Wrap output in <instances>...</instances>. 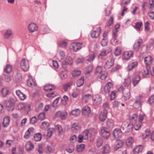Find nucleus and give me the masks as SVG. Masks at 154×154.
Listing matches in <instances>:
<instances>
[{
    "label": "nucleus",
    "instance_id": "f257e3e1",
    "mask_svg": "<svg viewBox=\"0 0 154 154\" xmlns=\"http://www.w3.org/2000/svg\"><path fill=\"white\" fill-rule=\"evenodd\" d=\"M14 99L12 98H10L5 102L4 105L8 110L12 111L14 108Z\"/></svg>",
    "mask_w": 154,
    "mask_h": 154
},
{
    "label": "nucleus",
    "instance_id": "f03ea898",
    "mask_svg": "<svg viewBox=\"0 0 154 154\" xmlns=\"http://www.w3.org/2000/svg\"><path fill=\"white\" fill-rule=\"evenodd\" d=\"M133 127L132 124L126 122L123 123L121 125V129L125 133H128L132 131Z\"/></svg>",
    "mask_w": 154,
    "mask_h": 154
},
{
    "label": "nucleus",
    "instance_id": "7ed1b4c3",
    "mask_svg": "<svg viewBox=\"0 0 154 154\" xmlns=\"http://www.w3.org/2000/svg\"><path fill=\"white\" fill-rule=\"evenodd\" d=\"M101 32V29L100 27L97 28H94L91 32V37L92 38H97Z\"/></svg>",
    "mask_w": 154,
    "mask_h": 154
},
{
    "label": "nucleus",
    "instance_id": "20e7f679",
    "mask_svg": "<svg viewBox=\"0 0 154 154\" xmlns=\"http://www.w3.org/2000/svg\"><path fill=\"white\" fill-rule=\"evenodd\" d=\"M20 66L21 69L24 71H27L29 68L28 61L25 59L21 60L20 63Z\"/></svg>",
    "mask_w": 154,
    "mask_h": 154
},
{
    "label": "nucleus",
    "instance_id": "39448f33",
    "mask_svg": "<svg viewBox=\"0 0 154 154\" xmlns=\"http://www.w3.org/2000/svg\"><path fill=\"white\" fill-rule=\"evenodd\" d=\"M100 133L102 136L106 139H108L110 136V133L107 129L104 127L101 128Z\"/></svg>",
    "mask_w": 154,
    "mask_h": 154
},
{
    "label": "nucleus",
    "instance_id": "423d86ee",
    "mask_svg": "<svg viewBox=\"0 0 154 154\" xmlns=\"http://www.w3.org/2000/svg\"><path fill=\"white\" fill-rule=\"evenodd\" d=\"M82 43H74L70 45V48L74 51L76 52L82 48Z\"/></svg>",
    "mask_w": 154,
    "mask_h": 154
},
{
    "label": "nucleus",
    "instance_id": "0eeeda50",
    "mask_svg": "<svg viewBox=\"0 0 154 154\" xmlns=\"http://www.w3.org/2000/svg\"><path fill=\"white\" fill-rule=\"evenodd\" d=\"M92 100L93 104L97 106L101 102V97L99 95H96L93 97Z\"/></svg>",
    "mask_w": 154,
    "mask_h": 154
},
{
    "label": "nucleus",
    "instance_id": "6e6552de",
    "mask_svg": "<svg viewBox=\"0 0 154 154\" xmlns=\"http://www.w3.org/2000/svg\"><path fill=\"white\" fill-rule=\"evenodd\" d=\"M28 29L30 32L32 33L37 30L38 27L35 23L32 22L29 25Z\"/></svg>",
    "mask_w": 154,
    "mask_h": 154
},
{
    "label": "nucleus",
    "instance_id": "1a4fd4ad",
    "mask_svg": "<svg viewBox=\"0 0 154 154\" xmlns=\"http://www.w3.org/2000/svg\"><path fill=\"white\" fill-rule=\"evenodd\" d=\"M142 100V98L140 96H138L136 98L135 102L134 104V105L136 109H138L141 106Z\"/></svg>",
    "mask_w": 154,
    "mask_h": 154
},
{
    "label": "nucleus",
    "instance_id": "9d476101",
    "mask_svg": "<svg viewBox=\"0 0 154 154\" xmlns=\"http://www.w3.org/2000/svg\"><path fill=\"white\" fill-rule=\"evenodd\" d=\"M114 61V59L112 58H110L108 60L104 65L105 69H108L110 68L113 65Z\"/></svg>",
    "mask_w": 154,
    "mask_h": 154
},
{
    "label": "nucleus",
    "instance_id": "9b49d317",
    "mask_svg": "<svg viewBox=\"0 0 154 154\" xmlns=\"http://www.w3.org/2000/svg\"><path fill=\"white\" fill-rule=\"evenodd\" d=\"M142 43L143 42L142 39H139L137 40L133 45V48L134 50L136 51H138Z\"/></svg>",
    "mask_w": 154,
    "mask_h": 154
},
{
    "label": "nucleus",
    "instance_id": "f8f14e48",
    "mask_svg": "<svg viewBox=\"0 0 154 154\" xmlns=\"http://www.w3.org/2000/svg\"><path fill=\"white\" fill-rule=\"evenodd\" d=\"M56 116L57 117L60 118L62 120H64L66 118L67 113L65 112H62L60 111H59L56 113Z\"/></svg>",
    "mask_w": 154,
    "mask_h": 154
},
{
    "label": "nucleus",
    "instance_id": "ddd939ff",
    "mask_svg": "<svg viewBox=\"0 0 154 154\" xmlns=\"http://www.w3.org/2000/svg\"><path fill=\"white\" fill-rule=\"evenodd\" d=\"M113 133V136L115 138H120L122 137V133L121 130L119 128L115 129Z\"/></svg>",
    "mask_w": 154,
    "mask_h": 154
},
{
    "label": "nucleus",
    "instance_id": "4468645a",
    "mask_svg": "<svg viewBox=\"0 0 154 154\" xmlns=\"http://www.w3.org/2000/svg\"><path fill=\"white\" fill-rule=\"evenodd\" d=\"M133 52L131 51H125L123 53V58L126 60H128L133 57Z\"/></svg>",
    "mask_w": 154,
    "mask_h": 154
},
{
    "label": "nucleus",
    "instance_id": "2eb2a0df",
    "mask_svg": "<svg viewBox=\"0 0 154 154\" xmlns=\"http://www.w3.org/2000/svg\"><path fill=\"white\" fill-rule=\"evenodd\" d=\"M55 88L56 87L54 85L50 84H47L43 88L44 90L47 92L51 91L54 90Z\"/></svg>",
    "mask_w": 154,
    "mask_h": 154
},
{
    "label": "nucleus",
    "instance_id": "dca6fc26",
    "mask_svg": "<svg viewBox=\"0 0 154 154\" xmlns=\"http://www.w3.org/2000/svg\"><path fill=\"white\" fill-rule=\"evenodd\" d=\"M25 148L27 151L30 152L33 149L34 146L31 142L29 141L26 143Z\"/></svg>",
    "mask_w": 154,
    "mask_h": 154
},
{
    "label": "nucleus",
    "instance_id": "f3484780",
    "mask_svg": "<svg viewBox=\"0 0 154 154\" xmlns=\"http://www.w3.org/2000/svg\"><path fill=\"white\" fill-rule=\"evenodd\" d=\"M107 112L106 110H103L101 112L99 115V119L101 121L103 122L107 117Z\"/></svg>",
    "mask_w": 154,
    "mask_h": 154
},
{
    "label": "nucleus",
    "instance_id": "a211bd4d",
    "mask_svg": "<svg viewBox=\"0 0 154 154\" xmlns=\"http://www.w3.org/2000/svg\"><path fill=\"white\" fill-rule=\"evenodd\" d=\"M12 35V30L11 29H8L5 31L4 35L5 39H8Z\"/></svg>",
    "mask_w": 154,
    "mask_h": 154
},
{
    "label": "nucleus",
    "instance_id": "6ab92c4d",
    "mask_svg": "<svg viewBox=\"0 0 154 154\" xmlns=\"http://www.w3.org/2000/svg\"><path fill=\"white\" fill-rule=\"evenodd\" d=\"M112 87V83L110 82L108 83L104 87V91L106 94H108Z\"/></svg>",
    "mask_w": 154,
    "mask_h": 154
},
{
    "label": "nucleus",
    "instance_id": "aec40b11",
    "mask_svg": "<svg viewBox=\"0 0 154 154\" xmlns=\"http://www.w3.org/2000/svg\"><path fill=\"white\" fill-rule=\"evenodd\" d=\"M144 61L146 65V66H150V65L152 63V57L150 56L146 57L144 58Z\"/></svg>",
    "mask_w": 154,
    "mask_h": 154
},
{
    "label": "nucleus",
    "instance_id": "412c9836",
    "mask_svg": "<svg viewBox=\"0 0 154 154\" xmlns=\"http://www.w3.org/2000/svg\"><path fill=\"white\" fill-rule=\"evenodd\" d=\"M140 79L139 75L135 74L134 75L132 79L133 84L134 86H135L139 83Z\"/></svg>",
    "mask_w": 154,
    "mask_h": 154
},
{
    "label": "nucleus",
    "instance_id": "4be33fe9",
    "mask_svg": "<svg viewBox=\"0 0 154 154\" xmlns=\"http://www.w3.org/2000/svg\"><path fill=\"white\" fill-rule=\"evenodd\" d=\"M82 114L86 116H88L91 113L90 108L88 106H84L82 109Z\"/></svg>",
    "mask_w": 154,
    "mask_h": 154
},
{
    "label": "nucleus",
    "instance_id": "5701e85b",
    "mask_svg": "<svg viewBox=\"0 0 154 154\" xmlns=\"http://www.w3.org/2000/svg\"><path fill=\"white\" fill-rule=\"evenodd\" d=\"M123 95L124 99L125 100H128L130 97L131 94L130 91L128 88H126L125 90L123 93Z\"/></svg>",
    "mask_w": 154,
    "mask_h": 154
},
{
    "label": "nucleus",
    "instance_id": "b1692460",
    "mask_svg": "<svg viewBox=\"0 0 154 154\" xmlns=\"http://www.w3.org/2000/svg\"><path fill=\"white\" fill-rule=\"evenodd\" d=\"M111 51V48H109L107 50L102 51L99 55V58H102V57L106 56L108 53L110 52Z\"/></svg>",
    "mask_w": 154,
    "mask_h": 154
},
{
    "label": "nucleus",
    "instance_id": "393cba45",
    "mask_svg": "<svg viewBox=\"0 0 154 154\" xmlns=\"http://www.w3.org/2000/svg\"><path fill=\"white\" fill-rule=\"evenodd\" d=\"M123 142L120 140H117L115 144L114 149L116 150L121 148L123 145Z\"/></svg>",
    "mask_w": 154,
    "mask_h": 154
},
{
    "label": "nucleus",
    "instance_id": "a878e982",
    "mask_svg": "<svg viewBox=\"0 0 154 154\" xmlns=\"http://www.w3.org/2000/svg\"><path fill=\"white\" fill-rule=\"evenodd\" d=\"M19 110H26L30 108L29 105L26 106L23 103H19L17 106Z\"/></svg>",
    "mask_w": 154,
    "mask_h": 154
},
{
    "label": "nucleus",
    "instance_id": "bb28decb",
    "mask_svg": "<svg viewBox=\"0 0 154 154\" xmlns=\"http://www.w3.org/2000/svg\"><path fill=\"white\" fill-rule=\"evenodd\" d=\"M16 93L17 96L21 100H24L26 98V95L19 90L16 91Z\"/></svg>",
    "mask_w": 154,
    "mask_h": 154
},
{
    "label": "nucleus",
    "instance_id": "cd10ccee",
    "mask_svg": "<svg viewBox=\"0 0 154 154\" xmlns=\"http://www.w3.org/2000/svg\"><path fill=\"white\" fill-rule=\"evenodd\" d=\"M143 149V148L140 146H137L135 147L133 150L134 154H138L140 152H141Z\"/></svg>",
    "mask_w": 154,
    "mask_h": 154
},
{
    "label": "nucleus",
    "instance_id": "c85d7f7f",
    "mask_svg": "<svg viewBox=\"0 0 154 154\" xmlns=\"http://www.w3.org/2000/svg\"><path fill=\"white\" fill-rule=\"evenodd\" d=\"M150 70V66H146V68L144 69L143 72L142 73L143 77H146L149 74V71Z\"/></svg>",
    "mask_w": 154,
    "mask_h": 154
},
{
    "label": "nucleus",
    "instance_id": "c756f323",
    "mask_svg": "<svg viewBox=\"0 0 154 154\" xmlns=\"http://www.w3.org/2000/svg\"><path fill=\"white\" fill-rule=\"evenodd\" d=\"M133 138L131 137H129L126 141V144L128 147H132L133 146Z\"/></svg>",
    "mask_w": 154,
    "mask_h": 154
},
{
    "label": "nucleus",
    "instance_id": "7c9ffc66",
    "mask_svg": "<svg viewBox=\"0 0 154 154\" xmlns=\"http://www.w3.org/2000/svg\"><path fill=\"white\" fill-rule=\"evenodd\" d=\"M10 121V118L9 117L6 116L4 118L3 122V126L4 127H7L9 125Z\"/></svg>",
    "mask_w": 154,
    "mask_h": 154
},
{
    "label": "nucleus",
    "instance_id": "2f4dec72",
    "mask_svg": "<svg viewBox=\"0 0 154 154\" xmlns=\"http://www.w3.org/2000/svg\"><path fill=\"white\" fill-rule=\"evenodd\" d=\"M137 62L135 61L133 62L128 65L127 67V70L128 71H131L132 69L137 66Z\"/></svg>",
    "mask_w": 154,
    "mask_h": 154
},
{
    "label": "nucleus",
    "instance_id": "473e14b6",
    "mask_svg": "<svg viewBox=\"0 0 154 154\" xmlns=\"http://www.w3.org/2000/svg\"><path fill=\"white\" fill-rule=\"evenodd\" d=\"M1 93L3 97H6L9 94V90L7 88H3L1 91Z\"/></svg>",
    "mask_w": 154,
    "mask_h": 154
},
{
    "label": "nucleus",
    "instance_id": "72a5a7b5",
    "mask_svg": "<svg viewBox=\"0 0 154 154\" xmlns=\"http://www.w3.org/2000/svg\"><path fill=\"white\" fill-rule=\"evenodd\" d=\"M110 147L108 144L105 145L103 148L102 152L103 154H107L109 151Z\"/></svg>",
    "mask_w": 154,
    "mask_h": 154
},
{
    "label": "nucleus",
    "instance_id": "f704fd0d",
    "mask_svg": "<svg viewBox=\"0 0 154 154\" xmlns=\"http://www.w3.org/2000/svg\"><path fill=\"white\" fill-rule=\"evenodd\" d=\"M92 97V95L90 94H87L83 97L82 101H85V103L88 102Z\"/></svg>",
    "mask_w": 154,
    "mask_h": 154
},
{
    "label": "nucleus",
    "instance_id": "c9c22d12",
    "mask_svg": "<svg viewBox=\"0 0 154 154\" xmlns=\"http://www.w3.org/2000/svg\"><path fill=\"white\" fill-rule=\"evenodd\" d=\"M12 71V68L11 65L9 64H7L6 66L4 69V71L5 72L7 73H9L11 72Z\"/></svg>",
    "mask_w": 154,
    "mask_h": 154
},
{
    "label": "nucleus",
    "instance_id": "e433bc0d",
    "mask_svg": "<svg viewBox=\"0 0 154 154\" xmlns=\"http://www.w3.org/2000/svg\"><path fill=\"white\" fill-rule=\"evenodd\" d=\"M107 126L109 128H112L114 125V122L112 119H108L106 122Z\"/></svg>",
    "mask_w": 154,
    "mask_h": 154
},
{
    "label": "nucleus",
    "instance_id": "4c0bfd02",
    "mask_svg": "<svg viewBox=\"0 0 154 154\" xmlns=\"http://www.w3.org/2000/svg\"><path fill=\"white\" fill-rule=\"evenodd\" d=\"M77 150L78 152H82L85 148V145L83 144H82L80 145H77Z\"/></svg>",
    "mask_w": 154,
    "mask_h": 154
},
{
    "label": "nucleus",
    "instance_id": "58836bf2",
    "mask_svg": "<svg viewBox=\"0 0 154 154\" xmlns=\"http://www.w3.org/2000/svg\"><path fill=\"white\" fill-rule=\"evenodd\" d=\"M34 140L35 141H39L42 139V135L40 133L35 134L34 135Z\"/></svg>",
    "mask_w": 154,
    "mask_h": 154
},
{
    "label": "nucleus",
    "instance_id": "ea45409f",
    "mask_svg": "<svg viewBox=\"0 0 154 154\" xmlns=\"http://www.w3.org/2000/svg\"><path fill=\"white\" fill-rule=\"evenodd\" d=\"M84 83V78L82 77L80 79L78 80L76 82L77 86L78 87H80L83 85Z\"/></svg>",
    "mask_w": 154,
    "mask_h": 154
},
{
    "label": "nucleus",
    "instance_id": "a19ab883",
    "mask_svg": "<svg viewBox=\"0 0 154 154\" xmlns=\"http://www.w3.org/2000/svg\"><path fill=\"white\" fill-rule=\"evenodd\" d=\"M88 133L89 131L88 130H85L83 131L82 134H81L84 137V140H86L88 139Z\"/></svg>",
    "mask_w": 154,
    "mask_h": 154
},
{
    "label": "nucleus",
    "instance_id": "79ce46f5",
    "mask_svg": "<svg viewBox=\"0 0 154 154\" xmlns=\"http://www.w3.org/2000/svg\"><path fill=\"white\" fill-rule=\"evenodd\" d=\"M49 125V123L47 122H44L42 123L40 126V128L42 129H45L47 128Z\"/></svg>",
    "mask_w": 154,
    "mask_h": 154
},
{
    "label": "nucleus",
    "instance_id": "37998d69",
    "mask_svg": "<svg viewBox=\"0 0 154 154\" xmlns=\"http://www.w3.org/2000/svg\"><path fill=\"white\" fill-rule=\"evenodd\" d=\"M80 111L78 109H76L71 111V114L75 116H78L80 114Z\"/></svg>",
    "mask_w": 154,
    "mask_h": 154
},
{
    "label": "nucleus",
    "instance_id": "c03bdc74",
    "mask_svg": "<svg viewBox=\"0 0 154 154\" xmlns=\"http://www.w3.org/2000/svg\"><path fill=\"white\" fill-rule=\"evenodd\" d=\"M153 41L152 40H150L146 45L147 50H149L153 48Z\"/></svg>",
    "mask_w": 154,
    "mask_h": 154
},
{
    "label": "nucleus",
    "instance_id": "a18cd8bd",
    "mask_svg": "<svg viewBox=\"0 0 154 154\" xmlns=\"http://www.w3.org/2000/svg\"><path fill=\"white\" fill-rule=\"evenodd\" d=\"M72 82H68L63 85V89L65 91H67L69 88H70L72 85Z\"/></svg>",
    "mask_w": 154,
    "mask_h": 154
},
{
    "label": "nucleus",
    "instance_id": "49530a36",
    "mask_svg": "<svg viewBox=\"0 0 154 154\" xmlns=\"http://www.w3.org/2000/svg\"><path fill=\"white\" fill-rule=\"evenodd\" d=\"M56 128L58 130V133L60 135H62L63 134V129L61 125H57L56 127Z\"/></svg>",
    "mask_w": 154,
    "mask_h": 154
},
{
    "label": "nucleus",
    "instance_id": "de8ad7c7",
    "mask_svg": "<svg viewBox=\"0 0 154 154\" xmlns=\"http://www.w3.org/2000/svg\"><path fill=\"white\" fill-rule=\"evenodd\" d=\"M131 83V80L130 78H128L126 79H125L124 84L125 86L128 87L130 85Z\"/></svg>",
    "mask_w": 154,
    "mask_h": 154
},
{
    "label": "nucleus",
    "instance_id": "09e8293b",
    "mask_svg": "<svg viewBox=\"0 0 154 154\" xmlns=\"http://www.w3.org/2000/svg\"><path fill=\"white\" fill-rule=\"evenodd\" d=\"M4 80L6 83L10 82L11 80V78L10 75H5Z\"/></svg>",
    "mask_w": 154,
    "mask_h": 154
},
{
    "label": "nucleus",
    "instance_id": "8fccbe9b",
    "mask_svg": "<svg viewBox=\"0 0 154 154\" xmlns=\"http://www.w3.org/2000/svg\"><path fill=\"white\" fill-rule=\"evenodd\" d=\"M80 129V127L77 123H74L72 125V130L73 131L79 130Z\"/></svg>",
    "mask_w": 154,
    "mask_h": 154
},
{
    "label": "nucleus",
    "instance_id": "3c124183",
    "mask_svg": "<svg viewBox=\"0 0 154 154\" xmlns=\"http://www.w3.org/2000/svg\"><path fill=\"white\" fill-rule=\"evenodd\" d=\"M103 142V140L102 139L99 138L97 139L96 141V144L98 147L101 146Z\"/></svg>",
    "mask_w": 154,
    "mask_h": 154
},
{
    "label": "nucleus",
    "instance_id": "603ef678",
    "mask_svg": "<svg viewBox=\"0 0 154 154\" xmlns=\"http://www.w3.org/2000/svg\"><path fill=\"white\" fill-rule=\"evenodd\" d=\"M53 130L51 128L48 129L47 131V138H50L53 134Z\"/></svg>",
    "mask_w": 154,
    "mask_h": 154
},
{
    "label": "nucleus",
    "instance_id": "864d4df0",
    "mask_svg": "<svg viewBox=\"0 0 154 154\" xmlns=\"http://www.w3.org/2000/svg\"><path fill=\"white\" fill-rule=\"evenodd\" d=\"M67 43L66 41H59L58 42V45L59 46H61L63 47H65L66 46Z\"/></svg>",
    "mask_w": 154,
    "mask_h": 154
},
{
    "label": "nucleus",
    "instance_id": "5fc2aeb1",
    "mask_svg": "<svg viewBox=\"0 0 154 154\" xmlns=\"http://www.w3.org/2000/svg\"><path fill=\"white\" fill-rule=\"evenodd\" d=\"M100 75V78L102 80H104L106 79L107 76V73L105 72H102Z\"/></svg>",
    "mask_w": 154,
    "mask_h": 154
},
{
    "label": "nucleus",
    "instance_id": "6e6d98bb",
    "mask_svg": "<svg viewBox=\"0 0 154 154\" xmlns=\"http://www.w3.org/2000/svg\"><path fill=\"white\" fill-rule=\"evenodd\" d=\"M121 53V50L119 48H116L115 50L114 54L116 56L119 55Z\"/></svg>",
    "mask_w": 154,
    "mask_h": 154
},
{
    "label": "nucleus",
    "instance_id": "4d7b16f0",
    "mask_svg": "<svg viewBox=\"0 0 154 154\" xmlns=\"http://www.w3.org/2000/svg\"><path fill=\"white\" fill-rule=\"evenodd\" d=\"M141 123L138 122V123H134V128L135 130H138L140 128L141 125Z\"/></svg>",
    "mask_w": 154,
    "mask_h": 154
},
{
    "label": "nucleus",
    "instance_id": "13d9d810",
    "mask_svg": "<svg viewBox=\"0 0 154 154\" xmlns=\"http://www.w3.org/2000/svg\"><path fill=\"white\" fill-rule=\"evenodd\" d=\"M27 84L29 87H32L34 85V82L32 79H29L27 80Z\"/></svg>",
    "mask_w": 154,
    "mask_h": 154
},
{
    "label": "nucleus",
    "instance_id": "bf43d9fd",
    "mask_svg": "<svg viewBox=\"0 0 154 154\" xmlns=\"http://www.w3.org/2000/svg\"><path fill=\"white\" fill-rule=\"evenodd\" d=\"M142 25V22H137L135 23V25L134 26V27L137 30H139Z\"/></svg>",
    "mask_w": 154,
    "mask_h": 154
},
{
    "label": "nucleus",
    "instance_id": "052dcab7",
    "mask_svg": "<svg viewBox=\"0 0 154 154\" xmlns=\"http://www.w3.org/2000/svg\"><path fill=\"white\" fill-rule=\"evenodd\" d=\"M93 69V66L91 65L87 67L86 71L87 74H89L91 72Z\"/></svg>",
    "mask_w": 154,
    "mask_h": 154
},
{
    "label": "nucleus",
    "instance_id": "680f3d73",
    "mask_svg": "<svg viewBox=\"0 0 154 154\" xmlns=\"http://www.w3.org/2000/svg\"><path fill=\"white\" fill-rule=\"evenodd\" d=\"M30 123L32 124L35 123L37 121L36 117L35 116H33L29 119Z\"/></svg>",
    "mask_w": 154,
    "mask_h": 154
},
{
    "label": "nucleus",
    "instance_id": "e2e57ef3",
    "mask_svg": "<svg viewBox=\"0 0 154 154\" xmlns=\"http://www.w3.org/2000/svg\"><path fill=\"white\" fill-rule=\"evenodd\" d=\"M95 73L100 74L102 72V67L101 66H97L95 69Z\"/></svg>",
    "mask_w": 154,
    "mask_h": 154
},
{
    "label": "nucleus",
    "instance_id": "0e129e2a",
    "mask_svg": "<svg viewBox=\"0 0 154 154\" xmlns=\"http://www.w3.org/2000/svg\"><path fill=\"white\" fill-rule=\"evenodd\" d=\"M15 78L16 79V81H19L22 79V75L20 73H17L15 76Z\"/></svg>",
    "mask_w": 154,
    "mask_h": 154
},
{
    "label": "nucleus",
    "instance_id": "69168bd1",
    "mask_svg": "<svg viewBox=\"0 0 154 154\" xmlns=\"http://www.w3.org/2000/svg\"><path fill=\"white\" fill-rule=\"evenodd\" d=\"M38 118L39 119L42 120L45 118V114L44 112L40 113L38 116Z\"/></svg>",
    "mask_w": 154,
    "mask_h": 154
},
{
    "label": "nucleus",
    "instance_id": "338daca9",
    "mask_svg": "<svg viewBox=\"0 0 154 154\" xmlns=\"http://www.w3.org/2000/svg\"><path fill=\"white\" fill-rule=\"evenodd\" d=\"M74 148L72 145H70L66 149V151L69 153H71L74 151Z\"/></svg>",
    "mask_w": 154,
    "mask_h": 154
},
{
    "label": "nucleus",
    "instance_id": "774afa93",
    "mask_svg": "<svg viewBox=\"0 0 154 154\" xmlns=\"http://www.w3.org/2000/svg\"><path fill=\"white\" fill-rule=\"evenodd\" d=\"M80 74V70H74L72 72V75L73 76L75 77L79 75Z\"/></svg>",
    "mask_w": 154,
    "mask_h": 154
}]
</instances>
